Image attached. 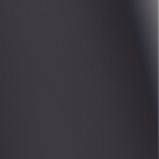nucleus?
Returning <instances> with one entry per match:
<instances>
[{
  "label": "nucleus",
  "mask_w": 159,
  "mask_h": 159,
  "mask_svg": "<svg viewBox=\"0 0 159 159\" xmlns=\"http://www.w3.org/2000/svg\"><path fill=\"white\" fill-rule=\"evenodd\" d=\"M152 97L153 105V116L155 122H156V135H157V78L155 81L153 75L152 79Z\"/></svg>",
  "instance_id": "f257e3e1"
}]
</instances>
